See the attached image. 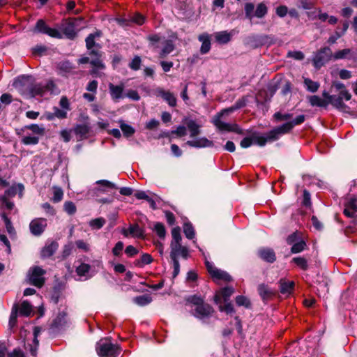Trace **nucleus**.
Instances as JSON below:
<instances>
[{"label":"nucleus","mask_w":357,"mask_h":357,"mask_svg":"<svg viewBox=\"0 0 357 357\" xmlns=\"http://www.w3.org/2000/svg\"><path fill=\"white\" fill-rule=\"evenodd\" d=\"M248 102L247 98L243 97L238 100L235 104L227 109L222 110L220 113L217 114L212 120L213 125L220 131L235 132L239 133L241 132L239 127L236 123H227L222 120V118L234 112V111L243 107L246 105Z\"/></svg>","instance_id":"1"},{"label":"nucleus","mask_w":357,"mask_h":357,"mask_svg":"<svg viewBox=\"0 0 357 357\" xmlns=\"http://www.w3.org/2000/svg\"><path fill=\"white\" fill-rule=\"evenodd\" d=\"M337 94L329 95L326 93H324L325 99L314 96V105L319 107H326L328 104H331L335 108L340 110H345L347 108L346 105L343 100L347 101L351 100V94L347 90H343L337 92Z\"/></svg>","instance_id":"2"},{"label":"nucleus","mask_w":357,"mask_h":357,"mask_svg":"<svg viewBox=\"0 0 357 357\" xmlns=\"http://www.w3.org/2000/svg\"><path fill=\"white\" fill-rule=\"evenodd\" d=\"M294 128L293 123L287 122L283 125L278 126L265 135V137H257L255 142L259 146H263L267 142L275 141L278 139L282 135L289 132Z\"/></svg>","instance_id":"3"},{"label":"nucleus","mask_w":357,"mask_h":357,"mask_svg":"<svg viewBox=\"0 0 357 357\" xmlns=\"http://www.w3.org/2000/svg\"><path fill=\"white\" fill-rule=\"evenodd\" d=\"M96 351L100 357H117L120 353L118 346L109 338L101 339L96 344Z\"/></svg>","instance_id":"4"},{"label":"nucleus","mask_w":357,"mask_h":357,"mask_svg":"<svg viewBox=\"0 0 357 357\" xmlns=\"http://www.w3.org/2000/svg\"><path fill=\"white\" fill-rule=\"evenodd\" d=\"M29 93L32 97L36 96H44L46 93H58L59 89L53 81L49 80L45 84H37L31 86H27Z\"/></svg>","instance_id":"5"},{"label":"nucleus","mask_w":357,"mask_h":357,"mask_svg":"<svg viewBox=\"0 0 357 357\" xmlns=\"http://www.w3.org/2000/svg\"><path fill=\"white\" fill-rule=\"evenodd\" d=\"M244 10L246 18L250 20L255 17L257 18H262L268 13V8L264 3H258L255 9L254 3L248 2L245 4Z\"/></svg>","instance_id":"6"},{"label":"nucleus","mask_w":357,"mask_h":357,"mask_svg":"<svg viewBox=\"0 0 357 357\" xmlns=\"http://www.w3.org/2000/svg\"><path fill=\"white\" fill-rule=\"evenodd\" d=\"M205 264L208 273L215 281L229 282L231 280V277L227 272L215 268L208 261H206Z\"/></svg>","instance_id":"7"},{"label":"nucleus","mask_w":357,"mask_h":357,"mask_svg":"<svg viewBox=\"0 0 357 357\" xmlns=\"http://www.w3.org/2000/svg\"><path fill=\"white\" fill-rule=\"evenodd\" d=\"M45 273V271L38 266H36L30 269L29 280L31 284L36 287H41L45 282V279L43 277Z\"/></svg>","instance_id":"8"},{"label":"nucleus","mask_w":357,"mask_h":357,"mask_svg":"<svg viewBox=\"0 0 357 357\" xmlns=\"http://www.w3.org/2000/svg\"><path fill=\"white\" fill-rule=\"evenodd\" d=\"M77 24V19L66 20L61 24V29L68 38L73 39L76 36V27Z\"/></svg>","instance_id":"9"},{"label":"nucleus","mask_w":357,"mask_h":357,"mask_svg":"<svg viewBox=\"0 0 357 357\" xmlns=\"http://www.w3.org/2000/svg\"><path fill=\"white\" fill-rule=\"evenodd\" d=\"M332 51L329 47H324L317 53L314 57V66L320 68L326 63L331 58Z\"/></svg>","instance_id":"10"},{"label":"nucleus","mask_w":357,"mask_h":357,"mask_svg":"<svg viewBox=\"0 0 357 357\" xmlns=\"http://www.w3.org/2000/svg\"><path fill=\"white\" fill-rule=\"evenodd\" d=\"M192 314L200 319H204L205 318L209 317L212 313L213 312V307L207 304V303H202L196 307H194L192 309Z\"/></svg>","instance_id":"11"},{"label":"nucleus","mask_w":357,"mask_h":357,"mask_svg":"<svg viewBox=\"0 0 357 357\" xmlns=\"http://www.w3.org/2000/svg\"><path fill=\"white\" fill-rule=\"evenodd\" d=\"M121 233L125 237L144 238V230L138 224H131L128 228L123 227Z\"/></svg>","instance_id":"12"},{"label":"nucleus","mask_w":357,"mask_h":357,"mask_svg":"<svg viewBox=\"0 0 357 357\" xmlns=\"http://www.w3.org/2000/svg\"><path fill=\"white\" fill-rule=\"evenodd\" d=\"M91 55H93L96 56L94 59L91 61V64L94 67V68L91 71V74L96 75V77H100L101 75L98 73L99 70H103L105 68V65L100 59L101 56L100 52L98 48L92 50L90 52Z\"/></svg>","instance_id":"13"},{"label":"nucleus","mask_w":357,"mask_h":357,"mask_svg":"<svg viewBox=\"0 0 357 357\" xmlns=\"http://www.w3.org/2000/svg\"><path fill=\"white\" fill-rule=\"evenodd\" d=\"M47 227V220L45 218L33 219L29 224L31 233L34 236H40Z\"/></svg>","instance_id":"14"},{"label":"nucleus","mask_w":357,"mask_h":357,"mask_svg":"<svg viewBox=\"0 0 357 357\" xmlns=\"http://www.w3.org/2000/svg\"><path fill=\"white\" fill-rule=\"evenodd\" d=\"M36 28L39 32L45 33L51 37L56 38H62V34L59 30L47 26L42 20L37 22Z\"/></svg>","instance_id":"15"},{"label":"nucleus","mask_w":357,"mask_h":357,"mask_svg":"<svg viewBox=\"0 0 357 357\" xmlns=\"http://www.w3.org/2000/svg\"><path fill=\"white\" fill-rule=\"evenodd\" d=\"M234 291V288L231 287H225L220 291H217L215 296L214 301L216 304H219L221 302L226 303L229 301L230 296Z\"/></svg>","instance_id":"16"},{"label":"nucleus","mask_w":357,"mask_h":357,"mask_svg":"<svg viewBox=\"0 0 357 357\" xmlns=\"http://www.w3.org/2000/svg\"><path fill=\"white\" fill-rule=\"evenodd\" d=\"M170 248L171 259H178V256H181L184 259H187L188 257V249L187 247L183 246L181 243L170 245Z\"/></svg>","instance_id":"17"},{"label":"nucleus","mask_w":357,"mask_h":357,"mask_svg":"<svg viewBox=\"0 0 357 357\" xmlns=\"http://www.w3.org/2000/svg\"><path fill=\"white\" fill-rule=\"evenodd\" d=\"M236 33L237 31H236L234 29L230 31H218L214 33V37L217 43L219 44L225 45L228 43L231 40L232 36Z\"/></svg>","instance_id":"18"},{"label":"nucleus","mask_w":357,"mask_h":357,"mask_svg":"<svg viewBox=\"0 0 357 357\" xmlns=\"http://www.w3.org/2000/svg\"><path fill=\"white\" fill-rule=\"evenodd\" d=\"M344 214L349 218H354L357 214V198L349 199L344 204Z\"/></svg>","instance_id":"19"},{"label":"nucleus","mask_w":357,"mask_h":357,"mask_svg":"<svg viewBox=\"0 0 357 357\" xmlns=\"http://www.w3.org/2000/svg\"><path fill=\"white\" fill-rule=\"evenodd\" d=\"M109 90L111 98L114 101H118L119 99L124 98V85L123 84L114 85L110 83L109 84Z\"/></svg>","instance_id":"20"},{"label":"nucleus","mask_w":357,"mask_h":357,"mask_svg":"<svg viewBox=\"0 0 357 357\" xmlns=\"http://www.w3.org/2000/svg\"><path fill=\"white\" fill-rule=\"evenodd\" d=\"M156 95L160 96L170 107L176 105V98L170 91L159 88L156 90Z\"/></svg>","instance_id":"21"},{"label":"nucleus","mask_w":357,"mask_h":357,"mask_svg":"<svg viewBox=\"0 0 357 357\" xmlns=\"http://www.w3.org/2000/svg\"><path fill=\"white\" fill-rule=\"evenodd\" d=\"M320 266L321 274H320L319 273H317V282L319 286L317 287L318 294H319L320 292L328 291V279L327 277L325 275L326 271L321 265Z\"/></svg>","instance_id":"22"},{"label":"nucleus","mask_w":357,"mask_h":357,"mask_svg":"<svg viewBox=\"0 0 357 357\" xmlns=\"http://www.w3.org/2000/svg\"><path fill=\"white\" fill-rule=\"evenodd\" d=\"M259 257L269 263H273L275 261V254L273 249L268 248H262L258 250Z\"/></svg>","instance_id":"23"},{"label":"nucleus","mask_w":357,"mask_h":357,"mask_svg":"<svg viewBox=\"0 0 357 357\" xmlns=\"http://www.w3.org/2000/svg\"><path fill=\"white\" fill-rule=\"evenodd\" d=\"M186 144L195 148H205V147H211L213 146V143L212 141L208 140L206 137H200L192 140H189L186 142Z\"/></svg>","instance_id":"24"},{"label":"nucleus","mask_w":357,"mask_h":357,"mask_svg":"<svg viewBox=\"0 0 357 357\" xmlns=\"http://www.w3.org/2000/svg\"><path fill=\"white\" fill-rule=\"evenodd\" d=\"M198 40L202 43L200 52L202 54H207L211 50V36L207 33H204L198 36Z\"/></svg>","instance_id":"25"},{"label":"nucleus","mask_w":357,"mask_h":357,"mask_svg":"<svg viewBox=\"0 0 357 357\" xmlns=\"http://www.w3.org/2000/svg\"><path fill=\"white\" fill-rule=\"evenodd\" d=\"M96 184L100 185V187L96 188L94 190H91L89 191L88 195H91L93 191L96 190L98 192H105L107 189H113L116 188V186L114 183L107 181V180H99L96 181Z\"/></svg>","instance_id":"26"},{"label":"nucleus","mask_w":357,"mask_h":357,"mask_svg":"<svg viewBox=\"0 0 357 357\" xmlns=\"http://www.w3.org/2000/svg\"><path fill=\"white\" fill-rule=\"evenodd\" d=\"M294 287V282L289 281L286 279H281L280 280V289L282 294L289 295L293 291Z\"/></svg>","instance_id":"27"},{"label":"nucleus","mask_w":357,"mask_h":357,"mask_svg":"<svg viewBox=\"0 0 357 357\" xmlns=\"http://www.w3.org/2000/svg\"><path fill=\"white\" fill-rule=\"evenodd\" d=\"M187 128L190 132V137H195L200 134L201 125L197 123L194 120H189L187 123Z\"/></svg>","instance_id":"28"},{"label":"nucleus","mask_w":357,"mask_h":357,"mask_svg":"<svg viewBox=\"0 0 357 357\" xmlns=\"http://www.w3.org/2000/svg\"><path fill=\"white\" fill-rule=\"evenodd\" d=\"M29 130L31 134L38 136V138L45 135V128L43 126H40L37 124H31L30 126H27L24 129V132H29Z\"/></svg>","instance_id":"29"},{"label":"nucleus","mask_w":357,"mask_h":357,"mask_svg":"<svg viewBox=\"0 0 357 357\" xmlns=\"http://www.w3.org/2000/svg\"><path fill=\"white\" fill-rule=\"evenodd\" d=\"M39 139L38 136L26 131L25 135L22 137L21 142L25 145H36L38 144Z\"/></svg>","instance_id":"30"},{"label":"nucleus","mask_w":357,"mask_h":357,"mask_svg":"<svg viewBox=\"0 0 357 357\" xmlns=\"http://www.w3.org/2000/svg\"><path fill=\"white\" fill-rule=\"evenodd\" d=\"M162 44L164 46L160 52V58L164 59L174 50V45L169 40H165Z\"/></svg>","instance_id":"31"},{"label":"nucleus","mask_w":357,"mask_h":357,"mask_svg":"<svg viewBox=\"0 0 357 357\" xmlns=\"http://www.w3.org/2000/svg\"><path fill=\"white\" fill-rule=\"evenodd\" d=\"M58 244L56 242H52L47 245L42 250V256L48 257L52 256L57 250Z\"/></svg>","instance_id":"32"},{"label":"nucleus","mask_w":357,"mask_h":357,"mask_svg":"<svg viewBox=\"0 0 357 357\" xmlns=\"http://www.w3.org/2000/svg\"><path fill=\"white\" fill-rule=\"evenodd\" d=\"M119 123L125 137H130L135 133V130L130 125L126 124L123 120H120Z\"/></svg>","instance_id":"33"},{"label":"nucleus","mask_w":357,"mask_h":357,"mask_svg":"<svg viewBox=\"0 0 357 357\" xmlns=\"http://www.w3.org/2000/svg\"><path fill=\"white\" fill-rule=\"evenodd\" d=\"M151 228L159 238H164L165 237L166 230L162 223L158 222H154Z\"/></svg>","instance_id":"34"},{"label":"nucleus","mask_w":357,"mask_h":357,"mask_svg":"<svg viewBox=\"0 0 357 357\" xmlns=\"http://www.w3.org/2000/svg\"><path fill=\"white\" fill-rule=\"evenodd\" d=\"M258 291L261 297L264 300L271 297L273 292L265 284H261L258 287Z\"/></svg>","instance_id":"35"},{"label":"nucleus","mask_w":357,"mask_h":357,"mask_svg":"<svg viewBox=\"0 0 357 357\" xmlns=\"http://www.w3.org/2000/svg\"><path fill=\"white\" fill-rule=\"evenodd\" d=\"M66 323V313L62 312L58 314L52 323V326L55 328H60L65 325Z\"/></svg>","instance_id":"36"},{"label":"nucleus","mask_w":357,"mask_h":357,"mask_svg":"<svg viewBox=\"0 0 357 357\" xmlns=\"http://www.w3.org/2000/svg\"><path fill=\"white\" fill-rule=\"evenodd\" d=\"M33 312L32 306L26 301H23L20 307V314L28 317Z\"/></svg>","instance_id":"37"},{"label":"nucleus","mask_w":357,"mask_h":357,"mask_svg":"<svg viewBox=\"0 0 357 357\" xmlns=\"http://www.w3.org/2000/svg\"><path fill=\"white\" fill-rule=\"evenodd\" d=\"M153 261L152 257L147 253L143 254L139 259L135 261V265L143 267L144 265L150 264Z\"/></svg>","instance_id":"38"},{"label":"nucleus","mask_w":357,"mask_h":357,"mask_svg":"<svg viewBox=\"0 0 357 357\" xmlns=\"http://www.w3.org/2000/svg\"><path fill=\"white\" fill-rule=\"evenodd\" d=\"M58 68L60 70V73L62 74L71 72L74 67L70 62L64 61L58 63Z\"/></svg>","instance_id":"39"},{"label":"nucleus","mask_w":357,"mask_h":357,"mask_svg":"<svg viewBox=\"0 0 357 357\" xmlns=\"http://www.w3.org/2000/svg\"><path fill=\"white\" fill-rule=\"evenodd\" d=\"M90 269L91 266L89 264L82 263L79 266L77 267L76 273L79 276L88 277Z\"/></svg>","instance_id":"40"},{"label":"nucleus","mask_w":357,"mask_h":357,"mask_svg":"<svg viewBox=\"0 0 357 357\" xmlns=\"http://www.w3.org/2000/svg\"><path fill=\"white\" fill-rule=\"evenodd\" d=\"M31 80H32V77L31 76L23 75L22 77L17 78L15 80L13 85L16 88H20L21 86H26V84L30 83L31 82Z\"/></svg>","instance_id":"41"},{"label":"nucleus","mask_w":357,"mask_h":357,"mask_svg":"<svg viewBox=\"0 0 357 357\" xmlns=\"http://www.w3.org/2000/svg\"><path fill=\"white\" fill-rule=\"evenodd\" d=\"M180 231L181 230H180V228L178 227H174V228L172 229V240L170 245H175V244L181 243V236Z\"/></svg>","instance_id":"42"},{"label":"nucleus","mask_w":357,"mask_h":357,"mask_svg":"<svg viewBox=\"0 0 357 357\" xmlns=\"http://www.w3.org/2000/svg\"><path fill=\"white\" fill-rule=\"evenodd\" d=\"M134 302L139 305L144 306L151 302V298L148 295H142L135 297Z\"/></svg>","instance_id":"43"},{"label":"nucleus","mask_w":357,"mask_h":357,"mask_svg":"<svg viewBox=\"0 0 357 357\" xmlns=\"http://www.w3.org/2000/svg\"><path fill=\"white\" fill-rule=\"evenodd\" d=\"M218 305L220 311L225 312L227 314H231L234 312V307L230 302H221Z\"/></svg>","instance_id":"44"},{"label":"nucleus","mask_w":357,"mask_h":357,"mask_svg":"<svg viewBox=\"0 0 357 357\" xmlns=\"http://www.w3.org/2000/svg\"><path fill=\"white\" fill-rule=\"evenodd\" d=\"M183 232L185 236L189 239L195 237V230L192 225L190 223H185L183 225Z\"/></svg>","instance_id":"45"},{"label":"nucleus","mask_w":357,"mask_h":357,"mask_svg":"<svg viewBox=\"0 0 357 357\" xmlns=\"http://www.w3.org/2000/svg\"><path fill=\"white\" fill-rule=\"evenodd\" d=\"M257 137H265V135H256L253 136L252 138L250 137H245L243 139L241 142V146L243 148H248L250 147L252 144H257V142H255V138Z\"/></svg>","instance_id":"46"},{"label":"nucleus","mask_w":357,"mask_h":357,"mask_svg":"<svg viewBox=\"0 0 357 357\" xmlns=\"http://www.w3.org/2000/svg\"><path fill=\"white\" fill-rule=\"evenodd\" d=\"M305 243L303 240H298L295 242L291 247V252L293 253H298L303 251L305 248Z\"/></svg>","instance_id":"47"},{"label":"nucleus","mask_w":357,"mask_h":357,"mask_svg":"<svg viewBox=\"0 0 357 357\" xmlns=\"http://www.w3.org/2000/svg\"><path fill=\"white\" fill-rule=\"evenodd\" d=\"M17 310H18L17 306L14 305L12 309V312H11V314L10 316V319H9V326L10 328L14 327L17 323Z\"/></svg>","instance_id":"48"},{"label":"nucleus","mask_w":357,"mask_h":357,"mask_svg":"<svg viewBox=\"0 0 357 357\" xmlns=\"http://www.w3.org/2000/svg\"><path fill=\"white\" fill-rule=\"evenodd\" d=\"M99 36L98 33H91L86 38V47L90 52L93 50V47H95V37Z\"/></svg>","instance_id":"49"},{"label":"nucleus","mask_w":357,"mask_h":357,"mask_svg":"<svg viewBox=\"0 0 357 357\" xmlns=\"http://www.w3.org/2000/svg\"><path fill=\"white\" fill-rule=\"evenodd\" d=\"M236 303L238 306H244L247 308L250 307V302L248 298L244 296H238L236 298Z\"/></svg>","instance_id":"50"},{"label":"nucleus","mask_w":357,"mask_h":357,"mask_svg":"<svg viewBox=\"0 0 357 357\" xmlns=\"http://www.w3.org/2000/svg\"><path fill=\"white\" fill-rule=\"evenodd\" d=\"M64 211L69 215H73L76 212L75 204L70 201L66 202L63 204Z\"/></svg>","instance_id":"51"},{"label":"nucleus","mask_w":357,"mask_h":357,"mask_svg":"<svg viewBox=\"0 0 357 357\" xmlns=\"http://www.w3.org/2000/svg\"><path fill=\"white\" fill-rule=\"evenodd\" d=\"M105 223V220L104 218H96V219L92 220L90 222L89 225L93 228L100 229L101 227H103Z\"/></svg>","instance_id":"52"},{"label":"nucleus","mask_w":357,"mask_h":357,"mask_svg":"<svg viewBox=\"0 0 357 357\" xmlns=\"http://www.w3.org/2000/svg\"><path fill=\"white\" fill-rule=\"evenodd\" d=\"M188 301L192 305V309L204 303L201 297L197 296L189 297Z\"/></svg>","instance_id":"53"},{"label":"nucleus","mask_w":357,"mask_h":357,"mask_svg":"<svg viewBox=\"0 0 357 357\" xmlns=\"http://www.w3.org/2000/svg\"><path fill=\"white\" fill-rule=\"evenodd\" d=\"M135 197L138 199H145L151 203L153 208H154V202L147 195L144 191H137L135 194Z\"/></svg>","instance_id":"54"},{"label":"nucleus","mask_w":357,"mask_h":357,"mask_svg":"<svg viewBox=\"0 0 357 357\" xmlns=\"http://www.w3.org/2000/svg\"><path fill=\"white\" fill-rule=\"evenodd\" d=\"M63 190L59 188H54V195L52 200L54 202H59L63 199Z\"/></svg>","instance_id":"55"},{"label":"nucleus","mask_w":357,"mask_h":357,"mask_svg":"<svg viewBox=\"0 0 357 357\" xmlns=\"http://www.w3.org/2000/svg\"><path fill=\"white\" fill-rule=\"evenodd\" d=\"M141 62V58L139 56H135L130 63L129 67L134 70H137L140 68Z\"/></svg>","instance_id":"56"},{"label":"nucleus","mask_w":357,"mask_h":357,"mask_svg":"<svg viewBox=\"0 0 357 357\" xmlns=\"http://www.w3.org/2000/svg\"><path fill=\"white\" fill-rule=\"evenodd\" d=\"M123 243L119 241L116 243L115 246L112 249V253L114 256H120L123 249Z\"/></svg>","instance_id":"57"},{"label":"nucleus","mask_w":357,"mask_h":357,"mask_svg":"<svg viewBox=\"0 0 357 357\" xmlns=\"http://www.w3.org/2000/svg\"><path fill=\"white\" fill-rule=\"evenodd\" d=\"M172 134L176 135L178 137H183L187 134L186 128L183 126H179L176 128L175 130L172 131Z\"/></svg>","instance_id":"58"},{"label":"nucleus","mask_w":357,"mask_h":357,"mask_svg":"<svg viewBox=\"0 0 357 357\" xmlns=\"http://www.w3.org/2000/svg\"><path fill=\"white\" fill-rule=\"evenodd\" d=\"M295 264L301 267L302 269L305 270L307 268V261L304 258L295 257L293 259Z\"/></svg>","instance_id":"59"},{"label":"nucleus","mask_w":357,"mask_h":357,"mask_svg":"<svg viewBox=\"0 0 357 357\" xmlns=\"http://www.w3.org/2000/svg\"><path fill=\"white\" fill-rule=\"evenodd\" d=\"M310 199H311L310 193L305 190L303 191V201H302L303 205L306 207H310Z\"/></svg>","instance_id":"60"},{"label":"nucleus","mask_w":357,"mask_h":357,"mask_svg":"<svg viewBox=\"0 0 357 357\" xmlns=\"http://www.w3.org/2000/svg\"><path fill=\"white\" fill-rule=\"evenodd\" d=\"M291 114H282L280 112H276L274 114V118L276 121H286L291 118Z\"/></svg>","instance_id":"61"},{"label":"nucleus","mask_w":357,"mask_h":357,"mask_svg":"<svg viewBox=\"0 0 357 357\" xmlns=\"http://www.w3.org/2000/svg\"><path fill=\"white\" fill-rule=\"evenodd\" d=\"M301 239L300 234L295 232L289 235L287 239V243L293 245L295 242Z\"/></svg>","instance_id":"62"},{"label":"nucleus","mask_w":357,"mask_h":357,"mask_svg":"<svg viewBox=\"0 0 357 357\" xmlns=\"http://www.w3.org/2000/svg\"><path fill=\"white\" fill-rule=\"evenodd\" d=\"M125 252L128 257H133L138 253V250L132 245H128L126 247Z\"/></svg>","instance_id":"63"},{"label":"nucleus","mask_w":357,"mask_h":357,"mask_svg":"<svg viewBox=\"0 0 357 357\" xmlns=\"http://www.w3.org/2000/svg\"><path fill=\"white\" fill-rule=\"evenodd\" d=\"M76 246L81 250H83L85 252L89 250V245L86 242L82 240H78L75 242Z\"/></svg>","instance_id":"64"}]
</instances>
